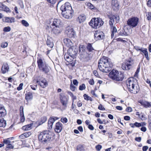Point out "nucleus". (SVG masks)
<instances>
[{
	"label": "nucleus",
	"instance_id": "obj_37",
	"mask_svg": "<svg viewBox=\"0 0 151 151\" xmlns=\"http://www.w3.org/2000/svg\"><path fill=\"white\" fill-rule=\"evenodd\" d=\"M47 120V118L46 117L44 116L41 118V121L39 123V125H41L43 123L45 122Z\"/></svg>",
	"mask_w": 151,
	"mask_h": 151
},
{
	"label": "nucleus",
	"instance_id": "obj_13",
	"mask_svg": "<svg viewBox=\"0 0 151 151\" xmlns=\"http://www.w3.org/2000/svg\"><path fill=\"white\" fill-rule=\"evenodd\" d=\"M62 25V22L60 19H55L52 21V23L51 24V26L52 27H61Z\"/></svg>",
	"mask_w": 151,
	"mask_h": 151
},
{
	"label": "nucleus",
	"instance_id": "obj_52",
	"mask_svg": "<svg viewBox=\"0 0 151 151\" xmlns=\"http://www.w3.org/2000/svg\"><path fill=\"white\" fill-rule=\"evenodd\" d=\"M83 96L84 97V98L86 100H89L91 98V97L88 96L86 94H84Z\"/></svg>",
	"mask_w": 151,
	"mask_h": 151
},
{
	"label": "nucleus",
	"instance_id": "obj_25",
	"mask_svg": "<svg viewBox=\"0 0 151 151\" xmlns=\"http://www.w3.org/2000/svg\"><path fill=\"white\" fill-rule=\"evenodd\" d=\"M33 98V95L32 93L29 92L25 94V99L27 101L32 99Z\"/></svg>",
	"mask_w": 151,
	"mask_h": 151
},
{
	"label": "nucleus",
	"instance_id": "obj_43",
	"mask_svg": "<svg viewBox=\"0 0 151 151\" xmlns=\"http://www.w3.org/2000/svg\"><path fill=\"white\" fill-rule=\"evenodd\" d=\"M86 88V86L84 84H82L81 85H80L79 87V90L81 91H82L84 90Z\"/></svg>",
	"mask_w": 151,
	"mask_h": 151
},
{
	"label": "nucleus",
	"instance_id": "obj_16",
	"mask_svg": "<svg viewBox=\"0 0 151 151\" xmlns=\"http://www.w3.org/2000/svg\"><path fill=\"white\" fill-rule=\"evenodd\" d=\"M63 128V124L60 122L57 123L55 125V131L57 133H59L61 131Z\"/></svg>",
	"mask_w": 151,
	"mask_h": 151
},
{
	"label": "nucleus",
	"instance_id": "obj_12",
	"mask_svg": "<svg viewBox=\"0 0 151 151\" xmlns=\"http://www.w3.org/2000/svg\"><path fill=\"white\" fill-rule=\"evenodd\" d=\"M65 33L69 37L74 38L76 36L75 32L72 28L70 27H68L66 28Z\"/></svg>",
	"mask_w": 151,
	"mask_h": 151
},
{
	"label": "nucleus",
	"instance_id": "obj_2",
	"mask_svg": "<svg viewBox=\"0 0 151 151\" xmlns=\"http://www.w3.org/2000/svg\"><path fill=\"white\" fill-rule=\"evenodd\" d=\"M60 9L63 16L66 19L71 18L73 15V11L70 4L66 2L61 6Z\"/></svg>",
	"mask_w": 151,
	"mask_h": 151
},
{
	"label": "nucleus",
	"instance_id": "obj_39",
	"mask_svg": "<svg viewBox=\"0 0 151 151\" xmlns=\"http://www.w3.org/2000/svg\"><path fill=\"white\" fill-rule=\"evenodd\" d=\"M22 23L24 26L27 27L29 26V23L26 21L23 20L22 21Z\"/></svg>",
	"mask_w": 151,
	"mask_h": 151
},
{
	"label": "nucleus",
	"instance_id": "obj_42",
	"mask_svg": "<svg viewBox=\"0 0 151 151\" xmlns=\"http://www.w3.org/2000/svg\"><path fill=\"white\" fill-rule=\"evenodd\" d=\"M55 121V119L53 116L50 117L48 121L52 124L54 123Z\"/></svg>",
	"mask_w": 151,
	"mask_h": 151
},
{
	"label": "nucleus",
	"instance_id": "obj_4",
	"mask_svg": "<svg viewBox=\"0 0 151 151\" xmlns=\"http://www.w3.org/2000/svg\"><path fill=\"white\" fill-rule=\"evenodd\" d=\"M78 52V49L76 48V46L70 47L68 50L67 54H65L64 58L65 60L68 62H71L74 58H76Z\"/></svg>",
	"mask_w": 151,
	"mask_h": 151
},
{
	"label": "nucleus",
	"instance_id": "obj_54",
	"mask_svg": "<svg viewBox=\"0 0 151 151\" xmlns=\"http://www.w3.org/2000/svg\"><path fill=\"white\" fill-rule=\"evenodd\" d=\"M134 126H135V127H141L142 126V124H141V123H138L137 122H135L134 124Z\"/></svg>",
	"mask_w": 151,
	"mask_h": 151
},
{
	"label": "nucleus",
	"instance_id": "obj_50",
	"mask_svg": "<svg viewBox=\"0 0 151 151\" xmlns=\"http://www.w3.org/2000/svg\"><path fill=\"white\" fill-rule=\"evenodd\" d=\"M2 20L4 22H8L9 20V18L8 17H5L2 19Z\"/></svg>",
	"mask_w": 151,
	"mask_h": 151
},
{
	"label": "nucleus",
	"instance_id": "obj_47",
	"mask_svg": "<svg viewBox=\"0 0 151 151\" xmlns=\"http://www.w3.org/2000/svg\"><path fill=\"white\" fill-rule=\"evenodd\" d=\"M70 88L72 91H75L76 88L75 86H74L71 83V85L70 86Z\"/></svg>",
	"mask_w": 151,
	"mask_h": 151
},
{
	"label": "nucleus",
	"instance_id": "obj_29",
	"mask_svg": "<svg viewBox=\"0 0 151 151\" xmlns=\"http://www.w3.org/2000/svg\"><path fill=\"white\" fill-rule=\"evenodd\" d=\"M78 20L80 23L84 22L86 19V16L82 14L79 16L78 18Z\"/></svg>",
	"mask_w": 151,
	"mask_h": 151
},
{
	"label": "nucleus",
	"instance_id": "obj_30",
	"mask_svg": "<svg viewBox=\"0 0 151 151\" xmlns=\"http://www.w3.org/2000/svg\"><path fill=\"white\" fill-rule=\"evenodd\" d=\"M86 48L87 50L89 52H93V51H95V50L91 44L88 43Z\"/></svg>",
	"mask_w": 151,
	"mask_h": 151
},
{
	"label": "nucleus",
	"instance_id": "obj_26",
	"mask_svg": "<svg viewBox=\"0 0 151 151\" xmlns=\"http://www.w3.org/2000/svg\"><path fill=\"white\" fill-rule=\"evenodd\" d=\"M9 69V67L8 64L6 63H4L2 66L1 69L3 73H4L8 71Z\"/></svg>",
	"mask_w": 151,
	"mask_h": 151
},
{
	"label": "nucleus",
	"instance_id": "obj_20",
	"mask_svg": "<svg viewBox=\"0 0 151 151\" xmlns=\"http://www.w3.org/2000/svg\"><path fill=\"white\" fill-rule=\"evenodd\" d=\"M61 28V27H52V31L55 35H58L60 33Z\"/></svg>",
	"mask_w": 151,
	"mask_h": 151
},
{
	"label": "nucleus",
	"instance_id": "obj_17",
	"mask_svg": "<svg viewBox=\"0 0 151 151\" xmlns=\"http://www.w3.org/2000/svg\"><path fill=\"white\" fill-rule=\"evenodd\" d=\"M86 48L85 46L82 45H80L79 46V52L81 55L84 56L85 54L86 53L85 51Z\"/></svg>",
	"mask_w": 151,
	"mask_h": 151
},
{
	"label": "nucleus",
	"instance_id": "obj_14",
	"mask_svg": "<svg viewBox=\"0 0 151 151\" xmlns=\"http://www.w3.org/2000/svg\"><path fill=\"white\" fill-rule=\"evenodd\" d=\"M60 102L63 106L66 107L68 104V99L66 96L63 95H60Z\"/></svg>",
	"mask_w": 151,
	"mask_h": 151
},
{
	"label": "nucleus",
	"instance_id": "obj_35",
	"mask_svg": "<svg viewBox=\"0 0 151 151\" xmlns=\"http://www.w3.org/2000/svg\"><path fill=\"white\" fill-rule=\"evenodd\" d=\"M109 24L110 26H113V23L114 22V19L112 16L109 17Z\"/></svg>",
	"mask_w": 151,
	"mask_h": 151
},
{
	"label": "nucleus",
	"instance_id": "obj_40",
	"mask_svg": "<svg viewBox=\"0 0 151 151\" xmlns=\"http://www.w3.org/2000/svg\"><path fill=\"white\" fill-rule=\"evenodd\" d=\"M113 17L114 19V21L116 22V23H117L119 21V16H117V15H113Z\"/></svg>",
	"mask_w": 151,
	"mask_h": 151
},
{
	"label": "nucleus",
	"instance_id": "obj_44",
	"mask_svg": "<svg viewBox=\"0 0 151 151\" xmlns=\"http://www.w3.org/2000/svg\"><path fill=\"white\" fill-rule=\"evenodd\" d=\"M60 121L61 122L63 123H65L68 122V119L66 117H62Z\"/></svg>",
	"mask_w": 151,
	"mask_h": 151
},
{
	"label": "nucleus",
	"instance_id": "obj_31",
	"mask_svg": "<svg viewBox=\"0 0 151 151\" xmlns=\"http://www.w3.org/2000/svg\"><path fill=\"white\" fill-rule=\"evenodd\" d=\"M32 125V124H30L23 126L22 127V129L24 130H28L31 129L32 128L31 127Z\"/></svg>",
	"mask_w": 151,
	"mask_h": 151
},
{
	"label": "nucleus",
	"instance_id": "obj_57",
	"mask_svg": "<svg viewBox=\"0 0 151 151\" xmlns=\"http://www.w3.org/2000/svg\"><path fill=\"white\" fill-rule=\"evenodd\" d=\"M88 82L91 85H93L94 83V80L93 79H90L88 81Z\"/></svg>",
	"mask_w": 151,
	"mask_h": 151
},
{
	"label": "nucleus",
	"instance_id": "obj_10",
	"mask_svg": "<svg viewBox=\"0 0 151 151\" xmlns=\"http://www.w3.org/2000/svg\"><path fill=\"white\" fill-rule=\"evenodd\" d=\"M134 63V61L130 59L127 60L125 62L123 63L122 64L121 68L124 70H128L132 67Z\"/></svg>",
	"mask_w": 151,
	"mask_h": 151
},
{
	"label": "nucleus",
	"instance_id": "obj_33",
	"mask_svg": "<svg viewBox=\"0 0 151 151\" xmlns=\"http://www.w3.org/2000/svg\"><path fill=\"white\" fill-rule=\"evenodd\" d=\"M76 150L77 151H84L85 149L83 145H79L77 146Z\"/></svg>",
	"mask_w": 151,
	"mask_h": 151
},
{
	"label": "nucleus",
	"instance_id": "obj_24",
	"mask_svg": "<svg viewBox=\"0 0 151 151\" xmlns=\"http://www.w3.org/2000/svg\"><path fill=\"white\" fill-rule=\"evenodd\" d=\"M17 142V141H10V149L17 148L18 144Z\"/></svg>",
	"mask_w": 151,
	"mask_h": 151
},
{
	"label": "nucleus",
	"instance_id": "obj_45",
	"mask_svg": "<svg viewBox=\"0 0 151 151\" xmlns=\"http://www.w3.org/2000/svg\"><path fill=\"white\" fill-rule=\"evenodd\" d=\"M24 134L25 138L29 137L31 134V133L30 132H28L24 133Z\"/></svg>",
	"mask_w": 151,
	"mask_h": 151
},
{
	"label": "nucleus",
	"instance_id": "obj_32",
	"mask_svg": "<svg viewBox=\"0 0 151 151\" xmlns=\"http://www.w3.org/2000/svg\"><path fill=\"white\" fill-rule=\"evenodd\" d=\"M127 33L126 32L124 29L120 31L118 34V35H120L122 36H125L128 35Z\"/></svg>",
	"mask_w": 151,
	"mask_h": 151
},
{
	"label": "nucleus",
	"instance_id": "obj_38",
	"mask_svg": "<svg viewBox=\"0 0 151 151\" xmlns=\"http://www.w3.org/2000/svg\"><path fill=\"white\" fill-rule=\"evenodd\" d=\"M111 33H117V30L115 27H114V26H111Z\"/></svg>",
	"mask_w": 151,
	"mask_h": 151
},
{
	"label": "nucleus",
	"instance_id": "obj_19",
	"mask_svg": "<svg viewBox=\"0 0 151 151\" xmlns=\"http://www.w3.org/2000/svg\"><path fill=\"white\" fill-rule=\"evenodd\" d=\"M46 44L50 48H52L53 47V40L51 37H47L46 41Z\"/></svg>",
	"mask_w": 151,
	"mask_h": 151
},
{
	"label": "nucleus",
	"instance_id": "obj_5",
	"mask_svg": "<svg viewBox=\"0 0 151 151\" xmlns=\"http://www.w3.org/2000/svg\"><path fill=\"white\" fill-rule=\"evenodd\" d=\"M51 137L50 132L47 130L44 131L38 135V139L40 142L45 143L49 141Z\"/></svg>",
	"mask_w": 151,
	"mask_h": 151
},
{
	"label": "nucleus",
	"instance_id": "obj_53",
	"mask_svg": "<svg viewBox=\"0 0 151 151\" xmlns=\"http://www.w3.org/2000/svg\"><path fill=\"white\" fill-rule=\"evenodd\" d=\"M102 148L101 145H99L96 146V148L98 151H100Z\"/></svg>",
	"mask_w": 151,
	"mask_h": 151
},
{
	"label": "nucleus",
	"instance_id": "obj_63",
	"mask_svg": "<svg viewBox=\"0 0 151 151\" xmlns=\"http://www.w3.org/2000/svg\"><path fill=\"white\" fill-rule=\"evenodd\" d=\"M148 148V147L147 146H143L142 147V150L143 151H146Z\"/></svg>",
	"mask_w": 151,
	"mask_h": 151
},
{
	"label": "nucleus",
	"instance_id": "obj_48",
	"mask_svg": "<svg viewBox=\"0 0 151 151\" xmlns=\"http://www.w3.org/2000/svg\"><path fill=\"white\" fill-rule=\"evenodd\" d=\"M140 118L142 120H145L147 119V118L145 117V116L142 113L140 115Z\"/></svg>",
	"mask_w": 151,
	"mask_h": 151
},
{
	"label": "nucleus",
	"instance_id": "obj_56",
	"mask_svg": "<svg viewBox=\"0 0 151 151\" xmlns=\"http://www.w3.org/2000/svg\"><path fill=\"white\" fill-rule=\"evenodd\" d=\"M98 109L101 110H105V108L102 105L100 104L99 106Z\"/></svg>",
	"mask_w": 151,
	"mask_h": 151
},
{
	"label": "nucleus",
	"instance_id": "obj_59",
	"mask_svg": "<svg viewBox=\"0 0 151 151\" xmlns=\"http://www.w3.org/2000/svg\"><path fill=\"white\" fill-rule=\"evenodd\" d=\"M7 45L8 44L6 42L3 43H2L1 46L2 47L5 48L7 46Z\"/></svg>",
	"mask_w": 151,
	"mask_h": 151
},
{
	"label": "nucleus",
	"instance_id": "obj_3",
	"mask_svg": "<svg viewBox=\"0 0 151 151\" xmlns=\"http://www.w3.org/2000/svg\"><path fill=\"white\" fill-rule=\"evenodd\" d=\"M129 91L134 94L137 93L139 91V88L137 87V80L133 78H128L126 82Z\"/></svg>",
	"mask_w": 151,
	"mask_h": 151
},
{
	"label": "nucleus",
	"instance_id": "obj_18",
	"mask_svg": "<svg viewBox=\"0 0 151 151\" xmlns=\"http://www.w3.org/2000/svg\"><path fill=\"white\" fill-rule=\"evenodd\" d=\"M20 121L22 122H23L25 120V117L24 116L23 107L22 106L20 107Z\"/></svg>",
	"mask_w": 151,
	"mask_h": 151
},
{
	"label": "nucleus",
	"instance_id": "obj_49",
	"mask_svg": "<svg viewBox=\"0 0 151 151\" xmlns=\"http://www.w3.org/2000/svg\"><path fill=\"white\" fill-rule=\"evenodd\" d=\"M57 0H47V2L52 4H55Z\"/></svg>",
	"mask_w": 151,
	"mask_h": 151
},
{
	"label": "nucleus",
	"instance_id": "obj_22",
	"mask_svg": "<svg viewBox=\"0 0 151 151\" xmlns=\"http://www.w3.org/2000/svg\"><path fill=\"white\" fill-rule=\"evenodd\" d=\"M63 41L65 44L68 47H71L72 46L73 43L70 39L66 38L63 40Z\"/></svg>",
	"mask_w": 151,
	"mask_h": 151
},
{
	"label": "nucleus",
	"instance_id": "obj_60",
	"mask_svg": "<svg viewBox=\"0 0 151 151\" xmlns=\"http://www.w3.org/2000/svg\"><path fill=\"white\" fill-rule=\"evenodd\" d=\"M5 6L2 3L0 2V10H2L4 9Z\"/></svg>",
	"mask_w": 151,
	"mask_h": 151
},
{
	"label": "nucleus",
	"instance_id": "obj_58",
	"mask_svg": "<svg viewBox=\"0 0 151 151\" xmlns=\"http://www.w3.org/2000/svg\"><path fill=\"white\" fill-rule=\"evenodd\" d=\"M73 83L75 86H77L78 85V82L76 79H74L73 80Z\"/></svg>",
	"mask_w": 151,
	"mask_h": 151
},
{
	"label": "nucleus",
	"instance_id": "obj_1",
	"mask_svg": "<svg viewBox=\"0 0 151 151\" xmlns=\"http://www.w3.org/2000/svg\"><path fill=\"white\" fill-rule=\"evenodd\" d=\"M112 64L108 58L103 57L99 60L98 68L99 70L103 73H107L111 69Z\"/></svg>",
	"mask_w": 151,
	"mask_h": 151
},
{
	"label": "nucleus",
	"instance_id": "obj_36",
	"mask_svg": "<svg viewBox=\"0 0 151 151\" xmlns=\"http://www.w3.org/2000/svg\"><path fill=\"white\" fill-rule=\"evenodd\" d=\"M141 51L144 54L145 58L148 60V55L147 49H142Z\"/></svg>",
	"mask_w": 151,
	"mask_h": 151
},
{
	"label": "nucleus",
	"instance_id": "obj_21",
	"mask_svg": "<svg viewBox=\"0 0 151 151\" xmlns=\"http://www.w3.org/2000/svg\"><path fill=\"white\" fill-rule=\"evenodd\" d=\"M6 114V111L4 107L0 105V117H4Z\"/></svg>",
	"mask_w": 151,
	"mask_h": 151
},
{
	"label": "nucleus",
	"instance_id": "obj_15",
	"mask_svg": "<svg viewBox=\"0 0 151 151\" xmlns=\"http://www.w3.org/2000/svg\"><path fill=\"white\" fill-rule=\"evenodd\" d=\"M104 37V33L102 32L94 34V37L96 40L103 39Z\"/></svg>",
	"mask_w": 151,
	"mask_h": 151
},
{
	"label": "nucleus",
	"instance_id": "obj_23",
	"mask_svg": "<svg viewBox=\"0 0 151 151\" xmlns=\"http://www.w3.org/2000/svg\"><path fill=\"white\" fill-rule=\"evenodd\" d=\"M3 143L4 146L6 147V150L5 151H8L7 150H9V139L7 138L4 139Z\"/></svg>",
	"mask_w": 151,
	"mask_h": 151
},
{
	"label": "nucleus",
	"instance_id": "obj_28",
	"mask_svg": "<svg viewBox=\"0 0 151 151\" xmlns=\"http://www.w3.org/2000/svg\"><path fill=\"white\" fill-rule=\"evenodd\" d=\"M139 103L142 105L144 107L146 108L149 107L151 106V102L150 103L148 101H141L139 102Z\"/></svg>",
	"mask_w": 151,
	"mask_h": 151
},
{
	"label": "nucleus",
	"instance_id": "obj_34",
	"mask_svg": "<svg viewBox=\"0 0 151 151\" xmlns=\"http://www.w3.org/2000/svg\"><path fill=\"white\" fill-rule=\"evenodd\" d=\"M6 121L3 119H0V127H4L6 125Z\"/></svg>",
	"mask_w": 151,
	"mask_h": 151
},
{
	"label": "nucleus",
	"instance_id": "obj_6",
	"mask_svg": "<svg viewBox=\"0 0 151 151\" xmlns=\"http://www.w3.org/2000/svg\"><path fill=\"white\" fill-rule=\"evenodd\" d=\"M109 76L113 80L117 81H122L124 78L123 73L114 69L110 72Z\"/></svg>",
	"mask_w": 151,
	"mask_h": 151
},
{
	"label": "nucleus",
	"instance_id": "obj_8",
	"mask_svg": "<svg viewBox=\"0 0 151 151\" xmlns=\"http://www.w3.org/2000/svg\"><path fill=\"white\" fill-rule=\"evenodd\" d=\"M103 24V21L100 18H94L89 23V25L95 29L99 28L102 26Z\"/></svg>",
	"mask_w": 151,
	"mask_h": 151
},
{
	"label": "nucleus",
	"instance_id": "obj_11",
	"mask_svg": "<svg viewBox=\"0 0 151 151\" xmlns=\"http://www.w3.org/2000/svg\"><path fill=\"white\" fill-rule=\"evenodd\" d=\"M37 83L43 88H45L47 85L46 80L39 76L37 77Z\"/></svg>",
	"mask_w": 151,
	"mask_h": 151
},
{
	"label": "nucleus",
	"instance_id": "obj_41",
	"mask_svg": "<svg viewBox=\"0 0 151 151\" xmlns=\"http://www.w3.org/2000/svg\"><path fill=\"white\" fill-rule=\"evenodd\" d=\"M146 16L148 20H151V12H149L147 13Z\"/></svg>",
	"mask_w": 151,
	"mask_h": 151
},
{
	"label": "nucleus",
	"instance_id": "obj_64",
	"mask_svg": "<svg viewBox=\"0 0 151 151\" xmlns=\"http://www.w3.org/2000/svg\"><path fill=\"white\" fill-rule=\"evenodd\" d=\"M147 5L150 7H151V0H149L147 3Z\"/></svg>",
	"mask_w": 151,
	"mask_h": 151
},
{
	"label": "nucleus",
	"instance_id": "obj_51",
	"mask_svg": "<svg viewBox=\"0 0 151 151\" xmlns=\"http://www.w3.org/2000/svg\"><path fill=\"white\" fill-rule=\"evenodd\" d=\"M23 85V83H20L19 86L17 88V90L18 91H20L22 90V89Z\"/></svg>",
	"mask_w": 151,
	"mask_h": 151
},
{
	"label": "nucleus",
	"instance_id": "obj_62",
	"mask_svg": "<svg viewBox=\"0 0 151 151\" xmlns=\"http://www.w3.org/2000/svg\"><path fill=\"white\" fill-rule=\"evenodd\" d=\"M135 140L139 142H140L141 140V137H136L135 138Z\"/></svg>",
	"mask_w": 151,
	"mask_h": 151
},
{
	"label": "nucleus",
	"instance_id": "obj_55",
	"mask_svg": "<svg viewBox=\"0 0 151 151\" xmlns=\"http://www.w3.org/2000/svg\"><path fill=\"white\" fill-rule=\"evenodd\" d=\"M5 12H9V8L7 7L6 6H5L4 7V9L2 10Z\"/></svg>",
	"mask_w": 151,
	"mask_h": 151
},
{
	"label": "nucleus",
	"instance_id": "obj_46",
	"mask_svg": "<svg viewBox=\"0 0 151 151\" xmlns=\"http://www.w3.org/2000/svg\"><path fill=\"white\" fill-rule=\"evenodd\" d=\"M118 36V35H116V33H111V37L112 39L114 38H116Z\"/></svg>",
	"mask_w": 151,
	"mask_h": 151
},
{
	"label": "nucleus",
	"instance_id": "obj_61",
	"mask_svg": "<svg viewBox=\"0 0 151 151\" xmlns=\"http://www.w3.org/2000/svg\"><path fill=\"white\" fill-rule=\"evenodd\" d=\"M3 31L5 32H8L9 31V27H5L4 28Z\"/></svg>",
	"mask_w": 151,
	"mask_h": 151
},
{
	"label": "nucleus",
	"instance_id": "obj_27",
	"mask_svg": "<svg viewBox=\"0 0 151 151\" xmlns=\"http://www.w3.org/2000/svg\"><path fill=\"white\" fill-rule=\"evenodd\" d=\"M112 7L114 9H117L119 6V4L117 0H112L111 1Z\"/></svg>",
	"mask_w": 151,
	"mask_h": 151
},
{
	"label": "nucleus",
	"instance_id": "obj_9",
	"mask_svg": "<svg viewBox=\"0 0 151 151\" xmlns=\"http://www.w3.org/2000/svg\"><path fill=\"white\" fill-rule=\"evenodd\" d=\"M139 19L137 17H132L129 19L127 21V25L132 28L135 27L138 24Z\"/></svg>",
	"mask_w": 151,
	"mask_h": 151
},
{
	"label": "nucleus",
	"instance_id": "obj_7",
	"mask_svg": "<svg viewBox=\"0 0 151 151\" xmlns=\"http://www.w3.org/2000/svg\"><path fill=\"white\" fill-rule=\"evenodd\" d=\"M37 63L38 67L40 70L45 74H48L50 70L49 66L42 59H39L38 60Z\"/></svg>",
	"mask_w": 151,
	"mask_h": 151
}]
</instances>
